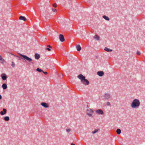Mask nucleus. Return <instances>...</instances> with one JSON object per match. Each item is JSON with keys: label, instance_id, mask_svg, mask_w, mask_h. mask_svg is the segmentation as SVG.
<instances>
[{"label": "nucleus", "instance_id": "a878e982", "mask_svg": "<svg viewBox=\"0 0 145 145\" xmlns=\"http://www.w3.org/2000/svg\"><path fill=\"white\" fill-rule=\"evenodd\" d=\"M52 11L54 12H56L57 10L56 9L52 8Z\"/></svg>", "mask_w": 145, "mask_h": 145}, {"label": "nucleus", "instance_id": "f8f14e48", "mask_svg": "<svg viewBox=\"0 0 145 145\" xmlns=\"http://www.w3.org/2000/svg\"><path fill=\"white\" fill-rule=\"evenodd\" d=\"M19 19L20 20H23L24 21H26L27 20L26 18L22 16H21L20 17Z\"/></svg>", "mask_w": 145, "mask_h": 145}, {"label": "nucleus", "instance_id": "b1692460", "mask_svg": "<svg viewBox=\"0 0 145 145\" xmlns=\"http://www.w3.org/2000/svg\"><path fill=\"white\" fill-rule=\"evenodd\" d=\"M4 59L2 58V59H1V60H0V62L2 63H4Z\"/></svg>", "mask_w": 145, "mask_h": 145}, {"label": "nucleus", "instance_id": "c756f323", "mask_svg": "<svg viewBox=\"0 0 145 145\" xmlns=\"http://www.w3.org/2000/svg\"><path fill=\"white\" fill-rule=\"evenodd\" d=\"M46 50H47L48 51H50L51 50L48 48H46Z\"/></svg>", "mask_w": 145, "mask_h": 145}, {"label": "nucleus", "instance_id": "4468645a", "mask_svg": "<svg viewBox=\"0 0 145 145\" xmlns=\"http://www.w3.org/2000/svg\"><path fill=\"white\" fill-rule=\"evenodd\" d=\"M35 57L36 59H38L40 57V55L38 54H35Z\"/></svg>", "mask_w": 145, "mask_h": 145}, {"label": "nucleus", "instance_id": "20e7f679", "mask_svg": "<svg viewBox=\"0 0 145 145\" xmlns=\"http://www.w3.org/2000/svg\"><path fill=\"white\" fill-rule=\"evenodd\" d=\"M94 111L91 109H87L86 110V114L89 117L92 116Z\"/></svg>", "mask_w": 145, "mask_h": 145}, {"label": "nucleus", "instance_id": "2eb2a0df", "mask_svg": "<svg viewBox=\"0 0 145 145\" xmlns=\"http://www.w3.org/2000/svg\"><path fill=\"white\" fill-rule=\"evenodd\" d=\"M76 48L77 50L78 51H80L81 49V47L79 45H78L76 46Z\"/></svg>", "mask_w": 145, "mask_h": 145}, {"label": "nucleus", "instance_id": "6ab92c4d", "mask_svg": "<svg viewBox=\"0 0 145 145\" xmlns=\"http://www.w3.org/2000/svg\"><path fill=\"white\" fill-rule=\"evenodd\" d=\"M4 120L6 121H8L9 120V118L8 116H6L4 118Z\"/></svg>", "mask_w": 145, "mask_h": 145}, {"label": "nucleus", "instance_id": "7c9ffc66", "mask_svg": "<svg viewBox=\"0 0 145 145\" xmlns=\"http://www.w3.org/2000/svg\"><path fill=\"white\" fill-rule=\"evenodd\" d=\"M43 72V73H44L45 74H48V73L47 72H44L43 71V72Z\"/></svg>", "mask_w": 145, "mask_h": 145}, {"label": "nucleus", "instance_id": "ddd939ff", "mask_svg": "<svg viewBox=\"0 0 145 145\" xmlns=\"http://www.w3.org/2000/svg\"><path fill=\"white\" fill-rule=\"evenodd\" d=\"M104 50L107 52H112V50L110 49L107 47H105L104 49Z\"/></svg>", "mask_w": 145, "mask_h": 145}, {"label": "nucleus", "instance_id": "9b49d317", "mask_svg": "<svg viewBox=\"0 0 145 145\" xmlns=\"http://www.w3.org/2000/svg\"><path fill=\"white\" fill-rule=\"evenodd\" d=\"M59 39L61 42H63V35L60 34L59 35Z\"/></svg>", "mask_w": 145, "mask_h": 145}, {"label": "nucleus", "instance_id": "72a5a7b5", "mask_svg": "<svg viewBox=\"0 0 145 145\" xmlns=\"http://www.w3.org/2000/svg\"><path fill=\"white\" fill-rule=\"evenodd\" d=\"M2 99V96L1 95H0V99Z\"/></svg>", "mask_w": 145, "mask_h": 145}, {"label": "nucleus", "instance_id": "7ed1b4c3", "mask_svg": "<svg viewBox=\"0 0 145 145\" xmlns=\"http://www.w3.org/2000/svg\"><path fill=\"white\" fill-rule=\"evenodd\" d=\"M19 55L20 56L22 57L26 60H27L28 61L27 62V63H31L32 64H33L34 63V62L32 61L33 60L31 58H29L28 57L24 55L20 54H19Z\"/></svg>", "mask_w": 145, "mask_h": 145}, {"label": "nucleus", "instance_id": "473e14b6", "mask_svg": "<svg viewBox=\"0 0 145 145\" xmlns=\"http://www.w3.org/2000/svg\"><path fill=\"white\" fill-rule=\"evenodd\" d=\"M2 57L1 55H0V60L2 59Z\"/></svg>", "mask_w": 145, "mask_h": 145}, {"label": "nucleus", "instance_id": "c9c22d12", "mask_svg": "<svg viewBox=\"0 0 145 145\" xmlns=\"http://www.w3.org/2000/svg\"><path fill=\"white\" fill-rule=\"evenodd\" d=\"M64 41L65 40V39L64 38Z\"/></svg>", "mask_w": 145, "mask_h": 145}, {"label": "nucleus", "instance_id": "f704fd0d", "mask_svg": "<svg viewBox=\"0 0 145 145\" xmlns=\"http://www.w3.org/2000/svg\"><path fill=\"white\" fill-rule=\"evenodd\" d=\"M71 145H75V144H74L71 143Z\"/></svg>", "mask_w": 145, "mask_h": 145}, {"label": "nucleus", "instance_id": "412c9836", "mask_svg": "<svg viewBox=\"0 0 145 145\" xmlns=\"http://www.w3.org/2000/svg\"><path fill=\"white\" fill-rule=\"evenodd\" d=\"M36 70L37 71L39 72H43V71L42 69H40L39 68H37L36 69Z\"/></svg>", "mask_w": 145, "mask_h": 145}, {"label": "nucleus", "instance_id": "0eeeda50", "mask_svg": "<svg viewBox=\"0 0 145 145\" xmlns=\"http://www.w3.org/2000/svg\"><path fill=\"white\" fill-rule=\"evenodd\" d=\"M2 79L3 80H6L7 77V76L5 74L3 73L1 75Z\"/></svg>", "mask_w": 145, "mask_h": 145}, {"label": "nucleus", "instance_id": "c85d7f7f", "mask_svg": "<svg viewBox=\"0 0 145 145\" xmlns=\"http://www.w3.org/2000/svg\"><path fill=\"white\" fill-rule=\"evenodd\" d=\"M137 54L138 55H140V52L139 51H137Z\"/></svg>", "mask_w": 145, "mask_h": 145}, {"label": "nucleus", "instance_id": "cd10ccee", "mask_svg": "<svg viewBox=\"0 0 145 145\" xmlns=\"http://www.w3.org/2000/svg\"><path fill=\"white\" fill-rule=\"evenodd\" d=\"M106 105L107 106H110V104L109 102H108L106 103Z\"/></svg>", "mask_w": 145, "mask_h": 145}, {"label": "nucleus", "instance_id": "6e6552de", "mask_svg": "<svg viewBox=\"0 0 145 145\" xmlns=\"http://www.w3.org/2000/svg\"><path fill=\"white\" fill-rule=\"evenodd\" d=\"M41 105L45 108H48L49 107L48 104L45 103H41Z\"/></svg>", "mask_w": 145, "mask_h": 145}, {"label": "nucleus", "instance_id": "9d476101", "mask_svg": "<svg viewBox=\"0 0 145 145\" xmlns=\"http://www.w3.org/2000/svg\"><path fill=\"white\" fill-rule=\"evenodd\" d=\"M97 74L100 76H102L104 74V73L103 71H98L97 72Z\"/></svg>", "mask_w": 145, "mask_h": 145}, {"label": "nucleus", "instance_id": "423d86ee", "mask_svg": "<svg viewBox=\"0 0 145 145\" xmlns=\"http://www.w3.org/2000/svg\"><path fill=\"white\" fill-rule=\"evenodd\" d=\"M95 112L97 114L99 115H103L104 114V112L103 110L101 109H98L95 111Z\"/></svg>", "mask_w": 145, "mask_h": 145}, {"label": "nucleus", "instance_id": "2f4dec72", "mask_svg": "<svg viewBox=\"0 0 145 145\" xmlns=\"http://www.w3.org/2000/svg\"><path fill=\"white\" fill-rule=\"evenodd\" d=\"M47 46L48 47H49V48H52V47L51 46H50V45H48V46Z\"/></svg>", "mask_w": 145, "mask_h": 145}, {"label": "nucleus", "instance_id": "393cba45", "mask_svg": "<svg viewBox=\"0 0 145 145\" xmlns=\"http://www.w3.org/2000/svg\"><path fill=\"white\" fill-rule=\"evenodd\" d=\"M11 65L13 67H14L15 66V64L14 62H12Z\"/></svg>", "mask_w": 145, "mask_h": 145}, {"label": "nucleus", "instance_id": "f257e3e1", "mask_svg": "<svg viewBox=\"0 0 145 145\" xmlns=\"http://www.w3.org/2000/svg\"><path fill=\"white\" fill-rule=\"evenodd\" d=\"M78 78L80 80L82 83L85 85H88L89 84L88 80L86 79V77L81 74H80L78 76Z\"/></svg>", "mask_w": 145, "mask_h": 145}, {"label": "nucleus", "instance_id": "4be33fe9", "mask_svg": "<svg viewBox=\"0 0 145 145\" xmlns=\"http://www.w3.org/2000/svg\"><path fill=\"white\" fill-rule=\"evenodd\" d=\"M98 131V130L97 129H95L94 131H93L92 132V133L93 134H95Z\"/></svg>", "mask_w": 145, "mask_h": 145}, {"label": "nucleus", "instance_id": "bb28decb", "mask_svg": "<svg viewBox=\"0 0 145 145\" xmlns=\"http://www.w3.org/2000/svg\"><path fill=\"white\" fill-rule=\"evenodd\" d=\"M71 131V129H66V131L67 132H69L70 131Z\"/></svg>", "mask_w": 145, "mask_h": 145}, {"label": "nucleus", "instance_id": "dca6fc26", "mask_svg": "<svg viewBox=\"0 0 145 145\" xmlns=\"http://www.w3.org/2000/svg\"><path fill=\"white\" fill-rule=\"evenodd\" d=\"M2 88L4 89H5L7 88V85L5 84H3L2 86Z\"/></svg>", "mask_w": 145, "mask_h": 145}, {"label": "nucleus", "instance_id": "aec40b11", "mask_svg": "<svg viewBox=\"0 0 145 145\" xmlns=\"http://www.w3.org/2000/svg\"><path fill=\"white\" fill-rule=\"evenodd\" d=\"M116 133L118 134H120L121 133V131L120 129H118L116 130Z\"/></svg>", "mask_w": 145, "mask_h": 145}, {"label": "nucleus", "instance_id": "39448f33", "mask_svg": "<svg viewBox=\"0 0 145 145\" xmlns=\"http://www.w3.org/2000/svg\"><path fill=\"white\" fill-rule=\"evenodd\" d=\"M104 99H108L111 97L110 95L108 93L105 94L103 96Z\"/></svg>", "mask_w": 145, "mask_h": 145}, {"label": "nucleus", "instance_id": "5701e85b", "mask_svg": "<svg viewBox=\"0 0 145 145\" xmlns=\"http://www.w3.org/2000/svg\"><path fill=\"white\" fill-rule=\"evenodd\" d=\"M52 5L55 8H56L57 7V5L56 3H54Z\"/></svg>", "mask_w": 145, "mask_h": 145}, {"label": "nucleus", "instance_id": "f03ea898", "mask_svg": "<svg viewBox=\"0 0 145 145\" xmlns=\"http://www.w3.org/2000/svg\"><path fill=\"white\" fill-rule=\"evenodd\" d=\"M140 105V101L137 99L133 100L131 103V106L132 108H137Z\"/></svg>", "mask_w": 145, "mask_h": 145}, {"label": "nucleus", "instance_id": "1a4fd4ad", "mask_svg": "<svg viewBox=\"0 0 145 145\" xmlns=\"http://www.w3.org/2000/svg\"><path fill=\"white\" fill-rule=\"evenodd\" d=\"M7 113V110L5 108H3V111L0 112V114L2 115H3L6 114Z\"/></svg>", "mask_w": 145, "mask_h": 145}, {"label": "nucleus", "instance_id": "f3484780", "mask_svg": "<svg viewBox=\"0 0 145 145\" xmlns=\"http://www.w3.org/2000/svg\"><path fill=\"white\" fill-rule=\"evenodd\" d=\"M103 17L104 19H105V20H107V21H109L110 20L109 18L107 16H106L105 15L103 16Z\"/></svg>", "mask_w": 145, "mask_h": 145}, {"label": "nucleus", "instance_id": "a211bd4d", "mask_svg": "<svg viewBox=\"0 0 145 145\" xmlns=\"http://www.w3.org/2000/svg\"><path fill=\"white\" fill-rule=\"evenodd\" d=\"M94 38L97 40H99V39L100 37L97 35H95L94 37Z\"/></svg>", "mask_w": 145, "mask_h": 145}]
</instances>
